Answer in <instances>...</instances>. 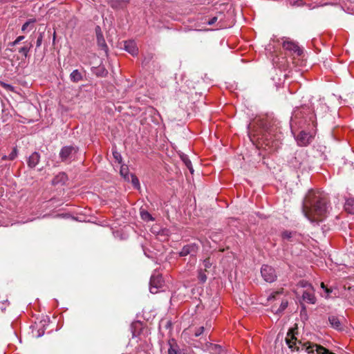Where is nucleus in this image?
I'll return each mask as SVG.
<instances>
[{
    "mask_svg": "<svg viewBox=\"0 0 354 354\" xmlns=\"http://www.w3.org/2000/svg\"><path fill=\"white\" fill-rule=\"evenodd\" d=\"M70 80L71 82L77 83L83 80V75L79 70L75 69L70 74Z\"/></svg>",
    "mask_w": 354,
    "mask_h": 354,
    "instance_id": "nucleus-20",
    "label": "nucleus"
},
{
    "mask_svg": "<svg viewBox=\"0 0 354 354\" xmlns=\"http://www.w3.org/2000/svg\"><path fill=\"white\" fill-rule=\"evenodd\" d=\"M113 156L118 162V163L122 162V158L121 154L118 151H117L116 150H113Z\"/></svg>",
    "mask_w": 354,
    "mask_h": 354,
    "instance_id": "nucleus-33",
    "label": "nucleus"
},
{
    "mask_svg": "<svg viewBox=\"0 0 354 354\" xmlns=\"http://www.w3.org/2000/svg\"><path fill=\"white\" fill-rule=\"evenodd\" d=\"M281 238L284 241L297 243L301 240V234L296 231L285 230L281 233Z\"/></svg>",
    "mask_w": 354,
    "mask_h": 354,
    "instance_id": "nucleus-10",
    "label": "nucleus"
},
{
    "mask_svg": "<svg viewBox=\"0 0 354 354\" xmlns=\"http://www.w3.org/2000/svg\"><path fill=\"white\" fill-rule=\"evenodd\" d=\"M330 208L328 198L319 192L310 191L306 195L302 211L313 225H319L328 216Z\"/></svg>",
    "mask_w": 354,
    "mask_h": 354,
    "instance_id": "nucleus-1",
    "label": "nucleus"
},
{
    "mask_svg": "<svg viewBox=\"0 0 354 354\" xmlns=\"http://www.w3.org/2000/svg\"><path fill=\"white\" fill-rule=\"evenodd\" d=\"M303 4H304V3H303V1H302L301 0H300V1H297V5L298 6H302Z\"/></svg>",
    "mask_w": 354,
    "mask_h": 354,
    "instance_id": "nucleus-42",
    "label": "nucleus"
},
{
    "mask_svg": "<svg viewBox=\"0 0 354 354\" xmlns=\"http://www.w3.org/2000/svg\"><path fill=\"white\" fill-rule=\"evenodd\" d=\"M44 334V330L43 328L39 329L37 330V333L34 335L37 337H40Z\"/></svg>",
    "mask_w": 354,
    "mask_h": 354,
    "instance_id": "nucleus-38",
    "label": "nucleus"
},
{
    "mask_svg": "<svg viewBox=\"0 0 354 354\" xmlns=\"http://www.w3.org/2000/svg\"><path fill=\"white\" fill-rule=\"evenodd\" d=\"M199 247L196 243H190L185 245L183 247L182 250L179 252L180 257H186L190 255L196 261V256L198 251Z\"/></svg>",
    "mask_w": 354,
    "mask_h": 354,
    "instance_id": "nucleus-7",
    "label": "nucleus"
},
{
    "mask_svg": "<svg viewBox=\"0 0 354 354\" xmlns=\"http://www.w3.org/2000/svg\"><path fill=\"white\" fill-rule=\"evenodd\" d=\"M321 287L326 293V297H328L329 295L332 292V290L330 288H328L323 282L321 283Z\"/></svg>",
    "mask_w": 354,
    "mask_h": 354,
    "instance_id": "nucleus-36",
    "label": "nucleus"
},
{
    "mask_svg": "<svg viewBox=\"0 0 354 354\" xmlns=\"http://www.w3.org/2000/svg\"><path fill=\"white\" fill-rule=\"evenodd\" d=\"M77 151L78 147H77L72 145L64 146L61 149L59 156L62 162H70Z\"/></svg>",
    "mask_w": 354,
    "mask_h": 354,
    "instance_id": "nucleus-4",
    "label": "nucleus"
},
{
    "mask_svg": "<svg viewBox=\"0 0 354 354\" xmlns=\"http://www.w3.org/2000/svg\"><path fill=\"white\" fill-rule=\"evenodd\" d=\"M261 274L263 280L268 283H272L277 279L275 269L267 264H264L261 266Z\"/></svg>",
    "mask_w": 354,
    "mask_h": 354,
    "instance_id": "nucleus-5",
    "label": "nucleus"
},
{
    "mask_svg": "<svg viewBox=\"0 0 354 354\" xmlns=\"http://www.w3.org/2000/svg\"><path fill=\"white\" fill-rule=\"evenodd\" d=\"M130 178H131V182L132 185H133V187L136 189H139L140 188V182H139V180L137 178V176L133 174H131V175L129 176V179Z\"/></svg>",
    "mask_w": 354,
    "mask_h": 354,
    "instance_id": "nucleus-29",
    "label": "nucleus"
},
{
    "mask_svg": "<svg viewBox=\"0 0 354 354\" xmlns=\"http://www.w3.org/2000/svg\"><path fill=\"white\" fill-rule=\"evenodd\" d=\"M217 19H218L217 17H213L209 19V21H207V24L209 25H213L216 22Z\"/></svg>",
    "mask_w": 354,
    "mask_h": 354,
    "instance_id": "nucleus-40",
    "label": "nucleus"
},
{
    "mask_svg": "<svg viewBox=\"0 0 354 354\" xmlns=\"http://www.w3.org/2000/svg\"><path fill=\"white\" fill-rule=\"evenodd\" d=\"M40 160V154L38 152H33L28 158L27 164L28 167L35 168Z\"/></svg>",
    "mask_w": 354,
    "mask_h": 354,
    "instance_id": "nucleus-14",
    "label": "nucleus"
},
{
    "mask_svg": "<svg viewBox=\"0 0 354 354\" xmlns=\"http://www.w3.org/2000/svg\"><path fill=\"white\" fill-rule=\"evenodd\" d=\"M17 149L16 147H14L12 149V151H11V153L8 156V160H15L17 156Z\"/></svg>",
    "mask_w": 354,
    "mask_h": 354,
    "instance_id": "nucleus-31",
    "label": "nucleus"
},
{
    "mask_svg": "<svg viewBox=\"0 0 354 354\" xmlns=\"http://www.w3.org/2000/svg\"><path fill=\"white\" fill-rule=\"evenodd\" d=\"M124 48L133 56L137 55L138 53V48L134 41L130 40L125 41Z\"/></svg>",
    "mask_w": 354,
    "mask_h": 354,
    "instance_id": "nucleus-12",
    "label": "nucleus"
},
{
    "mask_svg": "<svg viewBox=\"0 0 354 354\" xmlns=\"http://www.w3.org/2000/svg\"><path fill=\"white\" fill-rule=\"evenodd\" d=\"M43 38H44V33L40 32L37 37V41H36L37 48H39L41 46V45L42 44Z\"/></svg>",
    "mask_w": 354,
    "mask_h": 354,
    "instance_id": "nucleus-35",
    "label": "nucleus"
},
{
    "mask_svg": "<svg viewBox=\"0 0 354 354\" xmlns=\"http://www.w3.org/2000/svg\"><path fill=\"white\" fill-rule=\"evenodd\" d=\"M24 38H25L24 36H19L16 38V39L14 41L10 42L8 44V46L10 47H13V46H16L17 44H18L19 42H21Z\"/></svg>",
    "mask_w": 354,
    "mask_h": 354,
    "instance_id": "nucleus-32",
    "label": "nucleus"
},
{
    "mask_svg": "<svg viewBox=\"0 0 354 354\" xmlns=\"http://www.w3.org/2000/svg\"><path fill=\"white\" fill-rule=\"evenodd\" d=\"M129 1L130 0H111L109 5L113 9H123L127 6Z\"/></svg>",
    "mask_w": 354,
    "mask_h": 354,
    "instance_id": "nucleus-15",
    "label": "nucleus"
},
{
    "mask_svg": "<svg viewBox=\"0 0 354 354\" xmlns=\"http://www.w3.org/2000/svg\"><path fill=\"white\" fill-rule=\"evenodd\" d=\"M295 138L297 145L301 147L308 145L313 139V136L305 131H301Z\"/></svg>",
    "mask_w": 354,
    "mask_h": 354,
    "instance_id": "nucleus-9",
    "label": "nucleus"
},
{
    "mask_svg": "<svg viewBox=\"0 0 354 354\" xmlns=\"http://www.w3.org/2000/svg\"><path fill=\"white\" fill-rule=\"evenodd\" d=\"M32 46V44H29V45L24 46L19 49V53H21L25 57H27Z\"/></svg>",
    "mask_w": 354,
    "mask_h": 354,
    "instance_id": "nucleus-27",
    "label": "nucleus"
},
{
    "mask_svg": "<svg viewBox=\"0 0 354 354\" xmlns=\"http://www.w3.org/2000/svg\"><path fill=\"white\" fill-rule=\"evenodd\" d=\"M344 209L351 214H354V198H349L346 200L344 203Z\"/></svg>",
    "mask_w": 354,
    "mask_h": 354,
    "instance_id": "nucleus-19",
    "label": "nucleus"
},
{
    "mask_svg": "<svg viewBox=\"0 0 354 354\" xmlns=\"http://www.w3.org/2000/svg\"><path fill=\"white\" fill-rule=\"evenodd\" d=\"M205 270L201 268L198 270V279L200 281L201 283H204L207 281V275L205 274Z\"/></svg>",
    "mask_w": 354,
    "mask_h": 354,
    "instance_id": "nucleus-26",
    "label": "nucleus"
},
{
    "mask_svg": "<svg viewBox=\"0 0 354 354\" xmlns=\"http://www.w3.org/2000/svg\"><path fill=\"white\" fill-rule=\"evenodd\" d=\"M168 354H178L177 351L173 347H170L168 351Z\"/></svg>",
    "mask_w": 354,
    "mask_h": 354,
    "instance_id": "nucleus-41",
    "label": "nucleus"
},
{
    "mask_svg": "<svg viewBox=\"0 0 354 354\" xmlns=\"http://www.w3.org/2000/svg\"><path fill=\"white\" fill-rule=\"evenodd\" d=\"M204 327L203 326H200L199 328H198L195 332H194V336L195 337H198L200 336L203 332H204Z\"/></svg>",
    "mask_w": 354,
    "mask_h": 354,
    "instance_id": "nucleus-37",
    "label": "nucleus"
},
{
    "mask_svg": "<svg viewBox=\"0 0 354 354\" xmlns=\"http://www.w3.org/2000/svg\"><path fill=\"white\" fill-rule=\"evenodd\" d=\"M120 175L124 178V179L127 181H129V176L131 174L129 173V169L126 165H122L120 171Z\"/></svg>",
    "mask_w": 354,
    "mask_h": 354,
    "instance_id": "nucleus-25",
    "label": "nucleus"
},
{
    "mask_svg": "<svg viewBox=\"0 0 354 354\" xmlns=\"http://www.w3.org/2000/svg\"><path fill=\"white\" fill-rule=\"evenodd\" d=\"M2 86L9 91H13V86L6 83H1Z\"/></svg>",
    "mask_w": 354,
    "mask_h": 354,
    "instance_id": "nucleus-39",
    "label": "nucleus"
},
{
    "mask_svg": "<svg viewBox=\"0 0 354 354\" xmlns=\"http://www.w3.org/2000/svg\"><path fill=\"white\" fill-rule=\"evenodd\" d=\"M212 262L209 258H206L203 263L205 271H207V269L209 268L212 266Z\"/></svg>",
    "mask_w": 354,
    "mask_h": 354,
    "instance_id": "nucleus-34",
    "label": "nucleus"
},
{
    "mask_svg": "<svg viewBox=\"0 0 354 354\" xmlns=\"http://www.w3.org/2000/svg\"><path fill=\"white\" fill-rule=\"evenodd\" d=\"M283 48L289 51L292 55H296L299 57L303 54V50L298 46V44L291 40H285L283 42Z\"/></svg>",
    "mask_w": 354,
    "mask_h": 354,
    "instance_id": "nucleus-8",
    "label": "nucleus"
},
{
    "mask_svg": "<svg viewBox=\"0 0 354 354\" xmlns=\"http://www.w3.org/2000/svg\"><path fill=\"white\" fill-rule=\"evenodd\" d=\"M297 286L301 288H306V290H308L313 289V287L311 285V283H310L308 281H307L306 280H300L298 282Z\"/></svg>",
    "mask_w": 354,
    "mask_h": 354,
    "instance_id": "nucleus-28",
    "label": "nucleus"
},
{
    "mask_svg": "<svg viewBox=\"0 0 354 354\" xmlns=\"http://www.w3.org/2000/svg\"><path fill=\"white\" fill-rule=\"evenodd\" d=\"M61 176H62V178H66V176L64 174H62Z\"/></svg>",
    "mask_w": 354,
    "mask_h": 354,
    "instance_id": "nucleus-44",
    "label": "nucleus"
},
{
    "mask_svg": "<svg viewBox=\"0 0 354 354\" xmlns=\"http://www.w3.org/2000/svg\"><path fill=\"white\" fill-rule=\"evenodd\" d=\"M328 322L333 328L337 330H341L342 329V324L338 317L335 315H330L328 317Z\"/></svg>",
    "mask_w": 354,
    "mask_h": 354,
    "instance_id": "nucleus-16",
    "label": "nucleus"
},
{
    "mask_svg": "<svg viewBox=\"0 0 354 354\" xmlns=\"http://www.w3.org/2000/svg\"><path fill=\"white\" fill-rule=\"evenodd\" d=\"M94 73L97 77H103L107 75L108 71L104 66H99L98 67L95 68Z\"/></svg>",
    "mask_w": 354,
    "mask_h": 354,
    "instance_id": "nucleus-23",
    "label": "nucleus"
},
{
    "mask_svg": "<svg viewBox=\"0 0 354 354\" xmlns=\"http://www.w3.org/2000/svg\"><path fill=\"white\" fill-rule=\"evenodd\" d=\"M262 129V138L271 151L277 150L284 138L281 122L276 118L266 117L258 121Z\"/></svg>",
    "mask_w": 354,
    "mask_h": 354,
    "instance_id": "nucleus-2",
    "label": "nucleus"
},
{
    "mask_svg": "<svg viewBox=\"0 0 354 354\" xmlns=\"http://www.w3.org/2000/svg\"><path fill=\"white\" fill-rule=\"evenodd\" d=\"M314 292V288L309 290H304L302 294L303 300L308 304H315L316 302V297L315 296Z\"/></svg>",
    "mask_w": 354,
    "mask_h": 354,
    "instance_id": "nucleus-13",
    "label": "nucleus"
},
{
    "mask_svg": "<svg viewBox=\"0 0 354 354\" xmlns=\"http://www.w3.org/2000/svg\"><path fill=\"white\" fill-rule=\"evenodd\" d=\"M207 349L211 354H222L223 353V348L218 344L210 343L207 345Z\"/></svg>",
    "mask_w": 354,
    "mask_h": 354,
    "instance_id": "nucleus-17",
    "label": "nucleus"
},
{
    "mask_svg": "<svg viewBox=\"0 0 354 354\" xmlns=\"http://www.w3.org/2000/svg\"><path fill=\"white\" fill-rule=\"evenodd\" d=\"M95 33H96L97 41L98 46L100 47L101 49L102 50H104L105 52V53L106 54L108 52V46H107L105 39L103 37L101 28L98 26H96V28H95Z\"/></svg>",
    "mask_w": 354,
    "mask_h": 354,
    "instance_id": "nucleus-11",
    "label": "nucleus"
},
{
    "mask_svg": "<svg viewBox=\"0 0 354 354\" xmlns=\"http://www.w3.org/2000/svg\"><path fill=\"white\" fill-rule=\"evenodd\" d=\"M180 158H181L182 161L184 162V164L185 165V166L187 167V169H189L190 173L193 174L194 169L192 167V162L189 159L188 156L185 154H183L182 156H180Z\"/></svg>",
    "mask_w": 354,
    "mask_h": 354,
    "instance_id": "nucleus-24",
    "label": "nucleus"
},
{
    "mask_svg": "<svg viewBox=\"0 0 354 354\" xmlns=\"http://www.w3.org/2000/svg\"><path fill=\"white\" fill-rule=\"evenodd\" d=\"M283 289L281 288L279 290L272 292L268 297V301H276L279 299V297L283 295Z\"/></svg>",
    "mask_w": 354,
    "mask_h": 354,
    "instance_id": "nucleus-22",
    "label": "nucleus"
},
{
    "mask_svg": "<svg viewBox=\"0 0 354 354\" xmlns=\"http://www.w3.org/2000/svg\"><path fill=\"white\" fill-rule=\"evenodd\" d=\"M1 160H8V156L6 155H4L1 157Z\"/></svg>",
    "mask_w": 354,
    "mask_h": 354,
    "instance_id": "nucleus-43",
    "label": "nucleus"
},
{
    "mask_svg": "<svg viewBox=\"0 0 354 354\" xmlns=\"http://www.w3.org/2000/svg\"><path fill=\"white\" fill-rule=\"evenodd\" d=\"M35 22V19H30L28 20L26 22H25L22 27H21V31L26 32L27 29L29 28V26L31 25L30 29L32 28V24Z\"/></svg>",
    "mask_w": 354,
    "mask_h": 354,
    "instance_id": "nucleus-30",
    "label": "nucleus"
},
{
    "mask_svg": "<svg viewBox=\"0 0 354 354\" xmlns=\"http://www.w3.org/2000/svg\"><path fill=\"white\" fill-rule=\"evenodd\" d=\"M164 281L160 274L154 272L150 279L149 290L152 294L157 293L160 288H162Z\"/></svg>",
    "mask_w": 354,
    "mask_h": 354,
    "instance_id": "nucleus-6",
    "label": "nucleus"
},
{
    "mask_svg": "<svg viewBox=\"0 0 354 354\" xmlns=\"http://www.w3.org/2000/svg\"><path fill=\"white\" fill-rule=\"evenodd\" d=\"M288 304V300L283 299L281 301L280 306L277 308L275 306H272V311L275 314H281L283 312V310L287 308Z\"/></svg>",
    "mask_w": 354,
    "mask_h": 354,
    "instance_id": "nucleus-18",
    "label": "nucleus"
},
{
    "mask_svg": "<svg viewBox=\"0 0 354 354\" xmlns=\"http://www.w3.org/2000/svg\"><path fill=\"white\" fill-rule=\"evenodd\" d=\"M140 217L143 221L146 222L153 221L155 220V218L151 216V214L149 212L143 209H140Z\"/></svg>",
    "mask_w": 354,
    "mask_h": 354,
    "instance_id": "nucleus-21",
    "label": "nucleus"
},
{
    "mask_svg": "<svg viewBox=\"0 0 354 354\" xmlns=\"http://www.w3.org/2000/svg\"><path fill=\"white\" fill-rule=\"evenodd\" d=\"M315 114L311 105L305 104L296 107L292 112L291 122L298 124L300 127L305 125L313 127L315 124Z\"/></svg>",
    "mask_w": 354,
    "mask_h": 354,
    "instance_id": "nucleus-3",
    "label": "nucleus"
}]
</instances>
